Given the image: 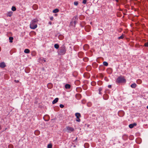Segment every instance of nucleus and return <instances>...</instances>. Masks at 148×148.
Listing matches in <instances>:
<instances>
[{"mask_svg": "<svg viewBox=\"0 0 148 148\" xmlns=\"http://www.w3.org/2000/svg\"><path fill=\"white\" fill-rule=\"evenodd\" d=\"M38 20L37 18H35L31 22L30 27L32 29H35L37 27V24Z\"/></svg>", "mask_w": 148, "mask_h": 148, "instance_id": "1", "label": "nucleus"}, {"mask_svg": "<svg viewBox=\"0 0 148 148\" xmlns=\"http://www.w3.org/2000/svg\"><path fill=\"white\" fill-rule=\"evenodd\" d=\"M66 51V49L65 46L63 45L61 47H60L58 51V54L60 55H64Z\"/></svg>", "mask_w": 148, "mask_h": 148, "instance_id": "2", "label": "nucleus"}, {"mask_svg": "<svg viewBox=\"0 0 148 148\" xmlns=\"http://www.w3.org/2000/svg\"><path fill=\"white\" fill-rule=\"evenodd\" d=\"M116 82L119 83H123L125 82V80L123 77L120 76L117 78Z\"/></svg>", "mask_w": 148, "mask_h": 148, "instance_id": "3", "label": "nucleus"}, {"mask_svg": "<svg viewBox=\"0 0 148 148\" xmlns=\"http://www.w3.org/2000/svg\"><path fill=\"white\" fill-rule=\"evenodd\" d=\"M66 129L67 130L68 132L71 133V132H73L74 130V128L72 127H70L69 126H67L66 127Z\"/></svg>", "mask_w": 148, "mask_h": 148, "instance_id": "4", "label": "nucleus"}, {"mask_svg": "<svg viewBox=\"0 0 148 148\" xmlns=\"http://www.w3.org/2000/svg\"><path fill=\"white\" fill-rule=\"evenodd\" d=\"M118 114L120 116H122L124 114V112L122 110L119 111L118 112Z\"/></svg>", "mask_w": 148, "mask_h": 148, "instance_id": "5", "label": "nucleus"}, {"mask_svg": "<svg viewBox=\"0 0 148 148\" xmlns=\"http://www.w3.org/2000/svg\"><path fill=\"white\" fill-rule=\"evenodd\" d=\"M5 66L6 65L4 62H2L0 63V67L1 68H4Z\"/></svg>", "mask_w": 148, "mask_h": 148, "instance_id": "6", "label": "nucleus"}, {"mask_svg": "<svg viewBox=\"0 0 148 148\" xmlns=\"http://www.w3.org/2000/svg\"><path fill=\"white\" fill-rule=\"evenodd\" d=\"M89 48V46L88 45L85 44L83 46V49L84 50L86 51Z\"/></svg>", "mask_w": 148, "mask_h": 148, "instance_id": "7", "label": "nucleus"}, {"mask_svg": "<svg viewBox=\"0 0 148 148\" xmlns=\"http://www.w3.org/2000/svg\"><path fill=\"white\" fill-rule=\"evenodd\" d=\"M103 98L105 100H107L109 98L108 95L107 94H105L103 96Z\"/></svg>", "mask_w": 148, "mask_h": 148, "instance_id": "8", "label": "nucleus"}, {"mask_svg": "<svg viewBox=\"0 0 148 148\" xmlns=\"http://www.w3.org/2000/svg\"><path fill=\"white\" fill-rule=\"evenodd\" d=\"M75 116L77 117V119H78L81 117L80 114L79 113H76L75 114Z\"/></svg>", "mask_w": 148, "mask_h": 148, "instance_id": "9", "label": "nucleus"}, {"mask_svg": "<svg viewBox=\"0 0 148 148\" xmlns=\"http://www.w3.org/2000/svg\"><path fill=\"white\" fill-rule=\"evenodd\" d=\"M136 123H134L133 124H130V128H132L134 127L136 125Z\"/></svg>", "mask_w": 148, "mask_h": 148, "instance_id": "10", "label": "nucleus"}, {"mask_svg": "<svg viewBox=\"0 0 148 148\" xmlns=\"http://www.w3.org/2000/svg\"><path fill=\"white\" fill-rule=\"evenodd\" d=\"M58 100V98H55L53 101L52 103L53 104H54L56 103Z\"/></svg>", "mask_w": 148, "mask_h": 148, "instance_id": "11", "label": "nucleus"}, {"mask_svg": "<svg viewBox=\"0 0 148 148\" xmlns=\"http://www.w3.org/2000/svg\"><path fill=\"white\" fill-rule=\"evenodd\" d=\"M136 86L137 85L135 83H133L130 86L131 87L133 88H135Z\"/></svg>", "mask_w": 148, "mask_h": 148, "instance_id": "12", "label": "nucleus"}, {"mask_svg": "<svg viewBox=\"0 0 148 148\" xmlns=\"http://www.w3.org/2000/svg\"><path fill=\"white\" fill-rule=\"evenodd\" d=\"M12 12H11V11L9 12H8L7 13V16H8L10 17V16H12Z\"/></svg>", "mask_w": 148, "mask_h": 148, "instance_id": "13", "label": "nucleus"}, {"mask_svg": "<svg viewBox=\"0 0 148 148\" xmlns=\"http://www.w3.org/2000/svg\"><path fill=\"white\" fill-rule=\"evenodd\" d=\"M40 131L38 130L35 131L34 132V134L36 135H38L40 134Z\"/></svg>", "mask_w": 148, "mask_h": 148, "instance_id": "14", "label": "nucleus"}, {"mask_svg": "<svg viewBox=\"0 0 148 148\" xmlns=\"http://www.w3.org/2000/svg\"><path fill=\"white\" fill-rule=\"evenodd\" d=\"M24 52L26 53H28L30 52V51L28 49H25L24 51Z\"/></svg>", "mask_w": 148, "mask_h": 148, "instance_id": "15", "label": "nucleus"}, {"mask_svg": "<svg viewBox=\"0 0 148 148\" xmlns=\"http://www.w3.org/2000/svg\"><path fill=\"white\" fill-rule=\"evenodd\" d=\"M76 97L77 99H79L81 98V95L80 94H77L76 95Z\"/></svg>", "mask_w": 148, "mask_h": 148, "instance_id": "16", "label": "nucleus"}, {"mask_svg": "<svg viewBox=\"0 0 148 148\" xmlns=\"http://www.w3.org/2000/svg\"><path fill=\"white\" fill-rule=\"evenodd\" d=\"M59 11V10L58 9L56 8L53 11V13H56L58 12Z\"/></svg>", "mask_w": 148, "mask_h": 148, "instance_id": "17", "label": "nucleus"}, {"mask_svg": "<svg viewBox=\"0 0 148 148\" xmlns=\"http://www.w3.org/2000/svg\"><path fill=\"white\" fill-rule=\"evenodd\" d=\"M70 85L69 84H66L65 86V87L66 89H69L70 88Z\"/></svg>", "mask_w": 148, "mask_h": 148, "instance_id": "18", "label": "nucleus"}, {"mask_svg": "<svg viewBox=\"0 0 148 148\" xmlns=\"http://www.w3.org/2000/svg\"><path fill=\"white\" fill-rule=\"evenodd\" d=\"M58 37L60 40H62L64 38V36L62 35H60L58 36Z\"/></svg>", "mask_w": 148, "mask_h": 148, "instance_id": "19", "label": "nucleus"}, {"mask_svg": "<svg viewBox=\"0 0 148 148\" xmlns=\"http://www.w3.org/2000/svg\"><path fill=\"white\" fill-rule=\"evenodd\" d=\"M13 38L12 37H10L9 38V41L10 42H13Z\"/></svg>", "mask_w": 148, "mask_h": 148, "instance_id": "20", "label": "nucleus"}, {"mask_svg": "<svg viewBox=\"0 0 148 148\" xmlns=\"http://www.w3.org/2000/svg\"><path fill=\"white\" fill-rule=\"evenodd\" d=\"M54 47L56 49H58L59 47V45L57 44H55Z\"/></svg>", "mask_w": 148, "mask_h": 148, "instance_id": "21", "label": "nucleus"}, {"mask_svg": "<svg viewBox=\"0 0 148 148\" xmlns=\"http://www.w3.org/2000/svg\"><path fill=\"white\" fill-rule=\"evenodd\" d=\"M91 69V67L90 66H88L86 68V70L88 71H89Z\"/></svg>", "mask_w": 148, "mask_h": 148, "instance_id": "22", "label": "nucleus"}, {"mask_svg": "<svg viewBox=\"0 0 148 148\" xmlns=\"http://www.w3.org/2000/svg\"><path fill=\"white\" fill-rule=\"evenodd\" d=\"M124 37V35L122 34L121 36L119 37L118 38V39H122Z\"/></svg>", "mask_w": 148, "mask_h": 148, "instance_id": "23", "label": "nucleus"}, {"mask_svg": "<svg viewBox=\"0 0 148 148\" xmlns=\"http://www.w3.org/2000/svg\"><path fill=\"white\" fill-rule=\"evenodd\" d=\"M103 65L106 66H107L108 65V63L107 62H105V61L103 63Z\"/></svg>", "mask_w": 148, "mask_h": 148, "instance_id": "24", "label": "nucleus"}, {"mask_svg": "<svg viewBox=\"0 0 148 148\" xmlns=\"http://www.w3.org/2000/svg\"><path fill=\"white\" fill-rule=\"evenodd\" d=\"M76 23V21H74V22H73V21H72L71 22V24L72 25H73V23L74 24V25H75Z\"/></svg>", "mask_w": 148, "mask_h": 148, "instance_id": "25", "label": "nucleus"}, {"mask_svg": "<svg viewBox=\"0 0 148 148\" xmlns=\"http://www.w3.org/2000/svg\"><path fill=\"white\" fill-rule=\"evenodd\" d=\"M12 10L14 11L16 10V8L15 6H12Z\"/></svg>", "mask_w": 148, "mask_h": 148, "instance_id": "26", "label": "nucleus"}, {"mask_svg": "<svg viewBox=\"0 0 148 148\" xmlns=\"http://www.w3.org/2000/svg\"><path fill=\"white\" fill-rule=\"evenodd\" d=\"M33 8L34 10H36L37 8V7L36 5H35L33 6Z\"/></svg>", "mask_w": 148, "mask_h": 148, "instance_id": "27", "label": "nucleus"}, {"mask_svg": "<svg viewBox=\"0 0 148 148\" xmlns=\"http://www.w3.org/2000/svg\"><path fill=\"white\" fill-rule=\"evenodd\" d=\"M48 148H52V145L51 144H49L47 145Z\"/></svg>", "mask_w": 148, "mask_h": 148, "instance_id": "28", "label": "nucleus"}, {"mask_svg": "<svg viewBox=\"0 0 148 148\" xmlns=\"http://www.w3.org/2000/svg\"><path fill=\"white\" fill-rule=\"evenodd\" d=\"M102 90V88H100L99 89V94H101L102 93L101 92V91Z\"/></svg>", "mask_w": 148, "mask_h": 148, "instance_id": "29", "label": "nucleus"}, {"mask_svg": "<svg viewBox=\"0 0 148 148\" xmlns=\"http://www.w3.org/2000/svg\"><path fill=\"white\" fill-rule=\"evenodd\" d=\"M83 60L85 62H87L88 60V58H85L83 59Z\"/></svg>", "mask_w": 148, "mask_h": 148, "instance_id": "30", "label": "nucleus"}, {"mask_svg": "<svg viewBox=\"0 0 148 148\" xmlns=\"http://www.w3.org/2000/svg\"><path fill=\"white\" fill-rule=\"evenodd\" d=\"M142 82L141 80L140 79H138L137 81V83L138 84H140Z\"/></svg>", "mask_w": 148, "mask_h": 148, "instance_id": "31", "label": "nucleus"}, {"mask_svg": "<svg viewBox=\"0 0 148 148\" xmlns=\"http://www.w3.org/2000/svg\"><path fill=\"white\" fill-rule=\"evenodd\" d=\"M108 73H110L112 72V71L110 69H108L107 70Z\"/></svg>", "mask_w": 148, "mask_h": 148, "instance_id": "32", "label": "nucleus"}, {"mask_svg": "<svg viewBox=\"0 0 148 148\" xmlns=\"http://www.w3.org/2000/svg\"><path fill=\"white\" fill-rule=\"evenodd\" d=\"M74 5H77L78 4V3L77 1H75L74 3Z\"/></svg>", "mask_w": 148, "mask_h": 148, "instance_id": "33", "label": "nucleus"}, {"mask_svg": "<svg viewBox=\"0 0 148 148\" xmlns=\"http://www.w3.org/2000/svg\"><path fill=\"white\" fill-rule=\"evenodd\" d=\"M86 0H83L82 1V3L83 4H86Z\"/></svg>", "mask_w": 148, "mask_h": 148, "instance_id": "34", "label": "nucleus"}, {"mask_svg": "<svg viewBox=\"0 0 148 148\" xmlns=\"http://www.w3.org/2000/svg\"><path fill=\"white\" fill-rule=\"evenodd\" d=\"M134 137L132 135H130V140H132L133 139Z\"/></svg>", "mask_w": 148, "mask_h": 148, "instance_id": "35", "label": "nucleus"}, {"mask_svg": "<svg viewBox=\"0 0 148 148\" xmlns=\"http://www.w3.org/2000/svg\"><path fill=\"white\" fill-rule=\"evenodd\" d=\"M144 46L146 47H148V42L145 43L144 44Z\"/></svg>", "mask_w": 148, "mask_h": 148, "instance_id": "36", "label": "nucleus"}, {"mask_svg": "<svg viewBox=\"0 0 148 148\" xmlns=\"http://www.w3.org/2000/svg\"><path fill=\"white\" fill-rule=\"evenodd\" d=\"M60 107L61 108H63L64 107V106L63 105H62V104H60Z\"/></svg>", "mask_w": 148, "mask_h": 148, "instance_id": "37", "label": "nucleus"}, {"mask_svg": "<svg viewBox=\"0 0 148 148\" xmlns=\"http://www.w3.org/2000/svg\"><path fill=\"white\" fill-rule=\"evenodd\" d=\"M76 121L77 122H79L80 121V120L79 119V118H78V119H77L76 120Z\"/></svg>", "mask_w": 148, "mask_h": 148, "instance_id": "38", "label": "nucleus"}, {"mask_svg": "<svg viewBox=\"0 0 148 148\" xmlns=\"http://www.w3.org/2000/svg\"><path fill=\"white\" fill-rule=\"evenodd\" d=\"M14 81L16 83H18L19 82V81L18 80H14Z\"/></svg>", "mask_w": 148, "mask_h": 148, "instance_id": "39", "label": "nucleus"}, {"mask_svg": "<svg viewBox=\"0 0 148 148\" xmlns=\"http://www.w3.org/2000/svg\"><path fill=\"white\" fill-rule=\"evenodd\" d=\"M49 85L51 86V87L50 88H51L52 87V85L51 84H48V86H49Z\"/></svg>", "mask_w": 148, "mask_h": 148, "instance_id": "40", "label": "nucleus"}, {"mask_svg": "<svg viewBox=\"0 0 148 148\" xmlns=\"http://www.w3.org/2000/svg\"><path fill=\"white\" fill-rule=\"evenodd\" d=\"M111 85H109L108 86V87L109 88H111Z\"/></svg>", "mask_w": 148, "mask_h": 148, "instance_id": "41", "label": "nucleus"}, {"mask_svg": "<svg viewBox=\"0 0 148 148\" xmlns=\"http://www.w3.org/2000/svg\"><path fill=\"white\" fill-rule=\"evenodd\" d=\"M50 20H52L53 19V16H52L50 17Z\"/></svg>", "mask_w": 148, "mask_h": 148, "instance_id": "42", "label": "nucleus"}, {"mask_svg": "<svg viewBox=\"0 0 148 148\" xmlns=\"http://www.w3.org/2000/svg\"><path fill=\"white\" fill-rule=\"evenodd\" d=\"M49 24L51 25V24H52V23H51V22L50 21V22H49Z\"/></svg>", "mask_w": 148, "mask_h": 148, "instance_id": "43", "label": "nucleus"}, {"mask_svg": "<svg viewBox=\"0 0 148 148\" xmlns=\"http://www.w3.org/2000/svg\"><path fill=\"white\" fill-rule=\"evenodd\" d=\"M93 83H91V84H92V86H94V84H93Z\"/></svg>", "mask_w": 148, "mask_h": 148, "instance_id": "44", "label": "nucleus"}, {"mask_svg": "<svg viewBox=\"0 0 148 148\" xmlns=\"http://www.w3.org/2000/svg\"><path fill=\"white\" fill-rule=\"evenodd\" d=\"M93 83H91V84H92V86H94V84H93Z\"/></svg>", "mask_w": 148, "mask_h": 148, "instance_id": "45", "label": "nucleus"}, {"mask_svg": "<svg viewBox=\"0 0 148 148\" xmlns=\"http://www.w3.org/2000/svg\"><path fill=\"white\" fill-rule=\"evenodd\" d=\"M117 2H118V0H115Z\"/></svg>", "mask_w": 148, "mask_h": 148, "instance_id": "46", "label": "nucleus"}, {"mask_svg": "<svg viewBox=\"0 0 148 148\" xmlns=\"http://www.w3.org/2000/svg\"><path fill=\"white\" fill-rule=\"evenodd\" d=\"M1 47H0V51H1Z\"/></svg>", "mask_w": 148, "mask_h": 148, "instance_id": "47", "label": "nucleus"}, {"mask_svg": "<svg viewBox=\"0 0 148 148\" xmlns=\"http://www.w3.org/2000/svg\"><path fill=\"white\" fill-rule=\"evenodd\" d=\"M49 120V119H48V120H45V121H48Z\"/></svg>", "mask_w": 148, "mask_h": 148, "instance_id": "48", "label": "nucleus"}, {"mask_svg": "<svg viewBox=\"0 0 148 148\" xmlns=\"http://www.w3.org/2000/svg\"><path fill=\"white\" fill-rule=\"evenodd\" d=\"M1 125H0V130L1 129Z\"/></svg>", "mask_w": 148, "mask_h": 148, "instance_id": "49", "label": "nucleus"}, {"mask_svg": "<svg viewBox=\"0 0 148 148\" xmlns=\"http://www.w3.org/2000/svg\"><path fill=\"white\" fill-rule=\"evenodd\" d=\"M147 109H148V106H147Z\"/></svg>", "mask_w": 148, "mask_h": 148, "instance_id": "50", "label": "nucleus"}, {"mask_svg": "<svg viewBox=\"0 0 148 148\" xmlns=\"http://www.w3.org/2000/svg\"><path fill=\"white\" fill-rule=\"evenodd\" d=\"M46 116V117H49V116H48V115Z\"/></svg>", "mask_w": 148, "mask_h": 148, "instance_id": "51", "label": "nucleus"}, {"mask_svg": "<svg viewBox=\"0 0 148 148\" xmlns=\"http://www.w3.org/2000/svg\"><path fill=\"white\" fill-rule=\"evenodd\" d=\"M128 126H129V127H130V125H128Z\"/></svg>", "mask_w": 148, "mask_h": 148, "instance_id": "52", "label": "nucleus"}, {"mask_svg": "<svg viewBox=\"0 0 148 148\" xmlns=\"http://www.w3.org/2000/svg\"><path fill=\"white\" fill-rule=\"evenodd\" d=\"M87 145V144H85V145Z\"/></svg>", "mask_w": 148, "mask_h": 148, "instance_id": "53", "label": "nucleus"}, {"mask_svg": "<svg viewBox=\"0 0 148 148\" xmlns=\"http://www.w3.org/2000/svg\"><path fill=\"white\" fill-rule=\"evenodd\" d=\"M109 71V72L108 71V72H110V71Z\"/></svg>", "mask_w": 148, "mask_h": 148, "instance_id": "54", "label": "nucleus"}, {"mask_svg": "<svg viewBox=\"0 0 148 148\" xmlns=\"http://www.w3.org/2000/svg\"><path fill=\"white\" fill-rule=\"evenodd\" d=\"M106 93H107V92L106 91L105 92Z\"/></svg>", "mask_w": 148, "mask_h": 148, "instance_id": "55", "label": "nucleus"}]
</instances>
